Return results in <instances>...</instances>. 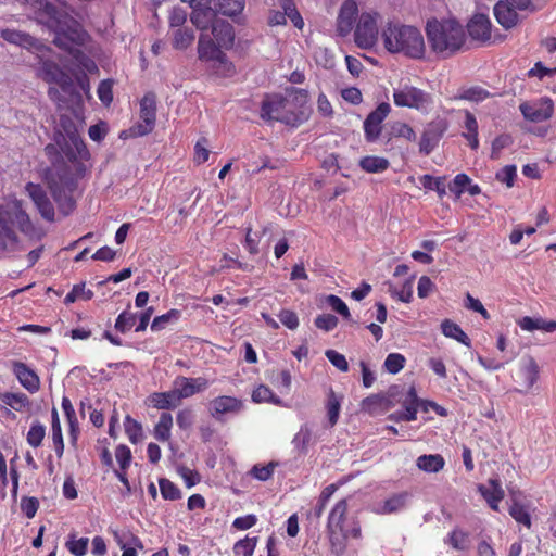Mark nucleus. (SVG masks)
<instances>
[{
  "label": "nucleus",
  "instance_id": "e2e57ef3",
  "mask_svg": "<svg viewBox=\"0 0 556 556\" xmlns=\"http://www.w3.org/2000/svg\"><path fill=\"white\" fill-rule=\"evenodd\" d=\"M136 319L137 316L135 314L124 311L117 316L114 328L117 331L125 333L135 326Z\"/></svg>",
  "mask_w": 556,
  "mask_h": 556
},
{
  "label": "nucleus",
  "instance_id": "f03ea898",
  "mask_svg": "<svg viewBox=\"0 0 556 556\" xmlns=\"http://www.w3.org/2000/svg\"><path fill=\"white\" fill-rule=\"evenodd\" d=\"M381 36L383 46L390 53H400L410 59H421L425 55L424 36L414 26L389 23L382 29Z\"/></svg>",
  "mask_w": 556,
  "mask_h": 556
},
{
  "label": "nucleus",
  "instance_id": "cd10ccee",
  "mask_svg": "<svg viewBox=\"0 0 556 556\" xmlns=\"http://www.w3.org/2000/svg\"><path fill=\"white\" fill-rule=\"evenodd\" d=\"M149 400L154 408L163 410L174 409L181 403L175 388L166 392H154Z\"/></svg>",
  "mask_w": 556,
  "mask_h": 556
},
{
  "label": "nucleus",
  "instance_id": "2eb2a0df",
  "mask_svg": "<svg viewBox=\"0 0 556 556\" xmlns=\"http://www.w3.org/2000/svg\"><path fill=\"white\" fill-rule=\"evenodd\" d=\"M25 190L28 197L34 202L40 216L47 222H53L55 217V211L52 202L47 195V192L39 184L27 182Z\"/></svg>",
  "mask_w": 556,
  "mask_h": 556
},
{
  "label": "nucleus",
  "instance_id": "a19ab883",
  "mask_svg": "<svg viewBox=\"0 0 556 556\" xmlns=\"http://www.w3.org/2000/svg\"><path fill=\"white\" fill-rule=\"evenodd\" d=\"M390 163L386 157L368 155L359 161V166L366 173H382L388 169Z\"/></svg>",
  "mask_w": 556,
  "mask_h": 556
},
{
  "label": "nucleus",
  "instance_id": "c85d7f7f",
  "mask_svg": "<svg viewBox=\"0 0 556 556\" xmlns=\"http://www.w3.org/2000/svg\"><path fill=\"white\" fill-rule=\"evenodd\" d=\"M346 513H348V501L341 500L339 501L333 508L331 509L329 516H328V522H327V529L328 532H334L337 533V530L342 528L345 523H348L350 520H346Z\"/></svg>",
  "mask_w": 556,
  "mask_h": 556
},
{
  "label": "nucleus",
  "instance_id": "774afa93",
  "mask_svg": "<svg viewBox=\"0 0 556 556\" xmlns=\"http://www.w3.org/2000/svg\"><path fill=\"white\" fill-rule=\"evenodd\" d=\"M325 355L327 359L340 371L346 372L349 370V363L343 354L334 350H327Z\"/></svg>",
  "mask_w": 556,
  "mask_h": 556
},
{
  "label": "nucleus",
  "instance_id": "bf43d9fd",
  "mask_svg": "<svg viewBox=\"0 0 556 556\" xmlns=\"http://www.w3.org/2000/svg\"><path fill=\"white\" fill-rule=\"evenodd\" d=\"M445 543L450 544L455 549L465 551L468 548V533L455 529L448 534Z\"/></svg>",
  "mask_w": 556,
  "mask_h": 556
},
{
  "label": "nucleus",
  "instance_id": "e433bc0d",
  "mask_svg": "<svg viewBox=\"0 0 556 556\" xmlns=\"http://www.w3.org/2000/svg\"><path fill=\"white\" fill-rule=\"evenodd\" d=\"M275 5L281 9L285 18H289L294 27L301 29L304 26L303 18L299 13L293 0H276Z\"/></svg>",
  "mask_w": 556,
  "mask_h": 556
},
{
  "label": "nucleus",
  "instance_id": "aec40b11",
  "mask_svg": "<svg viewBox=\"0 0 556 556\" xmlns=\"http://www.w3.org/2000/svg\"><path fill=\"white\" fill-rule=\"evenodd\" d=\"M13 372L20 383L30 393H35L40 388L38 375L22 362L13 363Z\"/></svg>",
  "mask_w": 556,
  "mask_h": 556
},
{
  "label": "nucleus",
  "instance_id": "4468645a",
  "mask_svg": "<svg viewBox=\"0 0 556 556\" xmlns=\"http://www.w3.org/2000/svg\"><path fill=\"white\" fill-rule=\"evenodd\" d=\"M519 110L527 121L542 123L553 116L554 103L549 98H541L533 102L521 103Z\"/></svg>",
  "mask_w": 556,
  "mask_h": 556
},
{
  "label": "nucleus",
  "instance_id": "1a4fd4ad",
  "mask_svg": "<svg viewBox=\"0 0 556 556\" xmlns=\"http://www.w3.org/2000/svg\"><path fill=\"white\" fill-rule=\"evenodd\" d=\"M379 14L376 12H364L359 15L355 27V42L359 48L369 49L374 47L378 40L377 21Z\"/></svg>",
  "mask_w": 556,
  "mask_h": 556
},
{
  "label": "nucleus",
  "instance_id": "37998d69",
  "mask_svg": "<svg viewBox=\"0 0 556 556\" xmlns=\"http://www.w3.org/2000/svg\"><path fill=\"white\" fill-rule=\"evenodd\" d=\"M0 401L16 412H22L29 405L28 396L24 393H0Z\"/></svg>",
  "mask_w": 556,
  "mask_h": 556
},
{
  "label": "nucleus",
  "instance_id": "338daca9",
  "mask_svg": "<svg viewBox=\"0 0 556 556\" xmlns=\"http://www.w3.org/2000/svg\"><path fill=\"white\" fill-rule=\"evenodd\" d=\"M338 317L332 314H320L314 320L315 326L324 331L333 330L338 326Z\"/></svg>",
  "mask_w": 556,
  "mask_h": 556
},
{
  "label": "nucleus",
  "instance_id": "8fccbe9b",
  "mask_svg": "<svg viewBox=\"0 0 556 556\" xmlns=\"http://www.w3.org/2000/svg\"><path fill=\"white\" fill-rule=\"evenodd\" d=\"M252 401L254 403H273L280 404L281 400L266 386L260 384L252 392Z\"/></svg>",
  "mask_w": 556,
  "mask_h": 556
},
{
  "label": "nucleus",
  "instance_id": "412c9836",
  "mask_svg": "<svg viewBox=\"0 0 556 556\" xmlns=\"http://www.w3.org/2000/svg\"><path fill=\"white\" fill-rule=\"evenodd\" d=\"M491 21L484 14H476L467 25L468 34L473 40L486 41L491 38Z\"/></svg>",
  "mask_w": 556,
  "mask_h": 556
},
{
  "label": "nucleus",
  "instance_id": "9b49d317",
  "mask_svg": "<svg viewBox=\"0 0 556 556\" xmlns=\"http://www.w3.org/2000/svg\"><path fill=\"white\" fill-rule=\"evenodd\" d=\"M391 112L387 102H381L364 121V136L367 142H376L382 131V123Z\"/></svg>",
  "mask_w": 556,
  "mask_h": 556
},
{
  "label": "nucleus",
  "instance_id": "473e14b6",
  "mask_svg": "<svg viewBox=\"0 0 556 556\" xmlns=\"http://www.w3.org/2000/svg\"><path fill=\"white\" fill-rule=\"evenodd\" d=\"M216 11L213 8H192L190 20L192 24L201 31L212 26L215 21Z\"/></svg>",
  "mask_w": 556,
  "mask_h": 556
},
{
  "label": "nucleus",
  "instance_id": "a18cd8bd",
  "mask_svg": "<svg viewBox=\"0 0 556 556\" xmlns=\"http://www.w3.org/2000/svg\"><path fill=\"white\" fill-rule=\"evenodd\" d=\"M340 408H341V399L339 396H337L332 390H330L328 397H327V404H326L327 416H328V421H329L330 427H333L338 422L339 415H340Z\"/></svg>",
  "mask_w": 556,
  "mask_h": 556
},
{
  "label": "nucleus",
  "instance_id": "ddd939ff",
  "mask_svg": "<svg viewBox=\"0 0 556 556\" xmlns=\"http://www.w3.org/2000/svg\"><path fill=\"white\" fill-rule=\"evenodd\" d=\"M447 122L443 118H437L428 123L420 138V153L429 155L439 144L444 132L447 130Z\"/></svg>",
  "mask_w": 556,
  "mask_h": 556
},
{
  "label": "nucleus",
  "instance_id": "680f3d73",
  "mask_svg": "<svg viewBox=\"0 0 556 556\" xmlns=\"http://www.w3.org/2000/svg\"><path fill=\"white\" fill-rule=\"evenodd\" d=\"M391 135L393 137L404 138L408 141L416 140V134L412 126L404 122H395L391 126Z\"/></svg>",
  "mask_w": 556,
  "mask_h": 556
},
{
  "label": "nucleus",
  "instance_id": "6ab92c4d",
  "mask_svg": "<svg viewBox=\"0 0 556 556\" xmlns=\"http://www.w3.org/2000/svg\"><path fill=\"white\" fill-rule=\"evenodd\" d=\"M409 498L410 494L406 491L396 493L383 502L376 504L371 510L377 515H390L399 513L406 507Z\"/></svg>",
  "mask_w": 556,
  "mask_h": 556
},
{
  "label": "nucleus",
  "instance_id": "052dcab7",
  "mask_svg": "<svg viewBox=\"0 0 556 556\" xmlns=\"http://www.w3.org/2000/svg\"><path fill=\"white\" fill-rule=\"evenodd\" d=\"M179 317H180V312L178 309H175V308L170 309L167 313L156 316L153 319V321L151 324V330L160 331V330L164 329L168 323L178 320Z\"/></svg>",
  "mask_w": 556,
  "mask_h": 556
},
{
  "label": "nucleus",
  "instance_id": "6e6552de",
  "mask_svg": "<svg viewBox=\"0 0 556 556\" xmlns=\"http://www.w3.org/2000/svg\"><path fill=\"white\" fill-rule=\"evenodd\" d=\"M393 101L399 108H409L428 113L433 104L432 96L409 84L393 89Z\"/></svg>",
  "mask_w": 556,
  "mask_h": 556
},
{
  "label": "nucleus",
  "instance_id": "79ce46f5",
  "mask_svg": "<svg viewBox=\"0 0 556 556\" xmlns=\"http://www.w3.org/2000/svg\"><path fill=\"white\" fill-rule=\"evenodd\" d=\"M244 5V0H216L215 11L222 15L232 17L240 14Z\"/></svg>",
  "mask_w": 556,
  "mask_h": 556
},
{
  "label": "nucleus",
  "instance_id": "0eeeda50",
  "mask_svg": "<svg viewBox=\"0 0 556 556\" xmlns=\"http://www.w3.org/2000/svg\"><path fill=\"white\" fill-rule=\"evenodd\" d=\"M222 48L208 35L201 33L198 41L199 60L207 64L216 74L228 75L232 71V64Z\"/></svg>",
  "mask_w": 556,
  "mask_h": 556
},
{
  "label": "nucleus",
  "instance_id": "3c124183",
  "mask_svg": "<svg viewBox=\"0 0 556 556\" xmlns=\"http://www.w3.org/2000/svg\"><path fill=\"white\" fill-rule=\"evenodd\" d=\"M420 182L425 189L437 191L440 198L446 194V186L442 177L434 178L431 175H424L420 177Z\"/></svg>",
  "mask_w": 556,
  "mask_h": 556
},
{
  "label": "nucleus",
  "instance_id": "49530a36",
  "mask_svg": "<svg viewBox=\"0 0 556 556\" xmlns=\"http://www.w3.org/2000/svg\"><path fill=\"white\" fill-rule=\"evenodd\" d=\"M392 298L397 299L403 303H409L413 298V279L406 280L400 289L392 283L389 285L388 289Z\"/></svg>",
  "mask_w": 556,
  "mask_h": 556
},
{
  "label": "nucleus",
  "instance_id": "4be33fe9",
  "mask_svg": "<svg viewBox=\"0 0 556 556\" xmlns=\"http://www.w3.org/2000/svg\"><path fill=\"white\" fill-rule=\"evenodd\" d=\"M212 35L219 47L229 49L235 42V30L229 22L215 20L212 23Z\"/></svg>",
  "mask_w": 556,
  "mask_h": 556
},
{
  "label": "nucleus",
  "instance_id": "f8f14e48",
  "mask_svg": "<svg viewBox=\"0 0 556 556\" xmlns=\"http://www.w3.org/2000/svg\"><path fill=\"white\" fill-rule=\"evenodd\" d=\"M244 408L243 401L229 395H219L213 399L208 404V410L211 416L217 420L223 421L224 417L236 416L240 414Z\"/></svg>",
  "mask_w": 556,
  "mask_h": 556
},
{
  "label": "nucleus",
  "instance_id": "bb28decb",
  "mask_svg": "<svg viewBox=\"0 0 556 556\" xmlns=\"http://www.w3.org/2000/svg\"><path fill=\"white\" fill-rule=\"evenodd\" d=\"M115 541L123 551L122 556H137V549H143L142 541L130 532L114 533Z\"/></svg>",
  "mask_w": 556,
  "mask_h": 556
},
{
  "label": "nucleus",
  "instance_id": "7ed1b4c3",
  "mask_svg": "<svg viewBox=\"0 0 556 556\" xmlns=\"http://www.w3.org/2000/svg\"><path fill=\"white\" fill-rule=\"evenodd\" d=\"M307 101V91L299 88H291L287 97L281 94H267L261 106V117L265 121H276L286 125L296 126L302 118L293 109V103L303 105Z\"/></svg>",
  "mask_w": 556,
  "mask_h": 556
},
{
  "label": "nucleus",
  "instance_id": "39448f33",
  "mask_svg": "<svg viewBox=\"0 0 556 556\" xmlns=\"http://www.w3.org/2000/svg\"><path fill=\"white\" fill-rule=\"evenodd\" d=\"M426 31L432 50L444 56L457 52L465 43L464 28L455 20L429 21Z\"/></svg>",
  "mask_w": 556,
  "mask_h": 556
},
{
  "label": "nucleus",
  "instance_id": "b1692460",
  "mask_svg": "<svg viewBox=\"0 0 556 556\" xmlns=\"http://www.w3.org/2000/svg\"><path fill=\"white\" fill-rule=\"evenodd\" d=\"M417 406H418V397L416 394V390L412 387L408 391L407 399L404 402V410L395 412L388 416V419L393 420L395 422L405 420V421H414L417 419Z\"/></svg>",
  "mask_w": 556,
  "mask_h": 556
},
{
  "label": "nucleus",
  "instance_id": "20e7f679",
  "mask_svg": "<svg viewBox=\"0 0 556 556\" xmlns=\"http://www.w3.org/2000/svg\"><path fill=\"white\" fill-rule=\"evenodd\" d=\"M45 178L60 211L68 215L75 207L73 193L77 188L78 180L77 176L73 174L72 167L65 162L55 163L46 170Z\"/></svg>",
  "mask_w": 556,
  "mask_h": 556
},
{
  "label": "nucleus",
  "instance_id": "603ef678",
  "mask_svg": "<svg viewBox=\"0 0 556 556\" xmlns=\"http://www.w3.org/2000/svg\"><path fill=\"white\" fill-rule=\"evenodd\" d=\"M160 492L164 500L167 501H176L181 497V491L178 489L176 484L169 481L166 478H161L159 480Z\"/></svg>",
  "mask_w": 556,
  "mask_h": 556
},
{
  "label": "nucleus",
  "instance_id": "dca6fc26",
  "mask_svg": "<svg viewBox=\"0 0 556 556\" xmlns=\"http://www.w3.org/2000/svg\"><path fill=\"white\" fill-rule=\"evenodd\" d=\"M173 386L180 401L193 396L197 393L203 392L208 387L207 379L203 377L187 378L178 376L175 378Z\"/></svg>",
  "mask_w": 556,
  "mask_h": 556
},
{
  "label": "nucleus",
  "instance_id": "58836bf2",
  "mask_svg": "<svg viewBox=\"0 0 556 556\" xmlns=\"http://www.w3.org/2000/svg\"><path fill=\"white\" fill-rule=\"evenodd\" d=\"M173 417L169 413H162L157 424L154 426L153 435L160 442L170 439Z\"/></svg>",
  "mask_w": 556,
  "mask_h": 556
},
{
  "label": "nucleus",
  "instance_id": "c9c22d12",
  "mask_svg": "<svg viewBox=\"0 0 556 556\" xmlns=\"http://www.w3.org/2000/svg\"><path fill=\"white\" fill-rule=\"evenodd\" d=\"M67 132H68L70 140L74 147V150H65L64 148H62V150L66 154L67 159L72 163H76L77 159L88 160L89 151L87 150L86 144L83 142V140L76 134V131H67Z\"/></svg>",
  "mask_w": 556,
  "mask_h": 556
},
{
  "label": "nucleus",
  "instance_id": "ea45409f",
  "mask_svg": "<svg viewBox=\"0 0 556 556\" xmlns=\"http://www.w3.org/2000/svg\"><path fill=\"white\" fill-rule=\"evenodd\" d=\"M441 330L445 337L452 338L466 346L470 345L469 337L462 330V328L456 323L450 319H445L441 324Z\"/></svg>",
  "mask_w": 556,
  "mask_h": 556
},
{
  "label": "nucleus",
  "instance_id": "a878e982",
  "mask_svg": "<svg viewBox=\"0 0 556 556\" xmlns=\"http://www.w3.org/2000/svg\"><path fill=\"white\" fill-rule=\"evenodd\" d=\"M519 375L527 390L533 388L540 377V367L532 356L522 357Z\"/></svg>",
  "mask_w": 556,
  "mask_h": 556
},
{
  "label": "nucleus",
  "instance_id": "5fc2aeb1",
  "mask_svg": "<svg viewBox=\"0 0 556 556\" xmlns=\"http://www.w3.org/2000/svg\"><path fill=\"white\" fill-rule=\"evenodd\" d=\"M277 466L278 463L276 462H270L267 465H254L250 470V475L258 481H267L273 477Z\"/></svg>",
  "mask_w": 556,
  "mask_h": 556
},
{
  "label": "nucleus",
  "instance_id": "423d86ee",
  "mask_svg": "<svg viewBox=\"0 0 556 556\" xmlns=\"http://www.w3.org/2000/svg\"><path fill=\"white\" fill-rule=\"evenodd\" d=\"M13 225H16L26 235H30L34 231L29 215L22 207L20 201H15L7 207L0 206V237L5 241L7 247L17 243V236L12 228Z\"/></svg>",
  "mask_w": 556,
  "mask_h": 556
},
{
  "label": "nucleus",
  "instance_id": "69168bd1",
  "mask_svg": "<svg viewBox=\"0 0 556 556\" xmlns=\"http://www.w3.org/2000/svg\"><path fill=\"white\" fill-rule=\"evenodd\" d=\"M517 177V167L515 165H506L501 168L496 175V180L505 184L508 188L514 186L515 179Z\"/></svg>",
  "mask_w": 556,
  "mask_h": 556
},
{
  "label": "nucleus",
  "instance_id": "4d7b16f0",
  "mask_svg": "<svg viewBox=\"0 0 556 556\" xmlns=\"http://www.w3.org/2000/svg\"><path fill=\"white\" fill-rule=\"evenodd\" d=\"M337 533L340 534L346 541L350 539H361L362 538V528L361 523L357 519H351L348 523L342 526Z\"/></svg>",
  "mask_w": 556,
  "mask_h": 556
},
{
  "label": "nucleus",
  "instance_id": "4c0bfd02",
  "mask_svg": "<svg viewBox=\"0 0 556 556\" xmlns=\"http://www.w3.org/2000/svg\"><path fill=\"white\" fill-rule=\"evenodd\" d=\"M508 511L516 522L525 526L528 529L531 528L532 521L530 516V507L528 505L513 500Z\"/></svg>",
  "mask_w": 556,
  "mask_h": 556
},
{
  "label": "nucleus",
  "instance_id": "72a5a7b5",
  "mask_svg": "<svg viewBox=\"0 0 556 556\" xmlns=\"http://www.w3.org/2000/svg\"><path fill=\"white\" fill-rule=\"evenodd\" d=\"M490 96L491 94L486 89L480 86H471L459 88L452 99L479 103L488 99Z\"/></svg>",
  "mask_w": 556,
  "mask_h": 556
},
{
  "label": "nucleus",
  "instance_id": "5701e85b",
  "mask_svg": "<svg viewBox=\"0 0 556 556\" xmlns=\"http://www.w3.org/2000/svg\"><path fill=\"white\" fill-rule=\"evenodd\" d=\"M1 36L5 41L10 43H14L29 50H40L43 47V45L36 38L24 31L4 29L2 30Z\"/></svg>",
  "mask_w": 556,
  "mask_h": 556
},
{
  "label": "nucleus",
  "instance_id": "0e129e2a",
  "mask_svg": "<svg viewBox=\"0 0 556 556\" xmlns=\"http://www.w3.org/2000/svg\"><path fill=\"white\" fill-rule=\"evenodd\" d=\"M469 182V176L464 173H460L457 174L451 181V184L448 185V189L452 193L459 198L467 190Z\"/></svg>",
  "mask_w": 556,
  "mask_h": 556
},
{
  "label": "nucleus",
  "instance_id": "9d476101",
  "mask_svg": "<svg viewBox=\"0 0 556 556\" xmlns=\"http://www.w3.org/2000/svg\"><path fill=\"white\" fill-rule=\"evenodd\" d=\"M140 122L135 126L134 134L146 136L150 134L156 119V98L153 92H148L140 101Z\"/></svg>",
  "mask_w": 556,
  "mask_h": 556
},
{
  "label": "nucleus",
  "instance_id": "c756f323",
  "mask_svg": "<svg viewBox=\"0 0 556 556\" xmlns=\"http://www.w3.org/2000/svg\"><path fill=\"white\" fill-rule=\"evenodd\" d=\"M313 442V427L309 422L301 425L299 431L293 435L291 444L299 454L306 455L308 446Z\"/></svg>",
  "mask_w": 556,
  "mask_h": 556
},
{
  "label": "nucleus",
  "instance_id": "393cba45",
  "mask_svg": "<svg viewBox=\"0 0 556 556\" xmlns=\"http://www.w3.org/2000/svg\"><path fill=\"white\" fill-rule=\"evenodd\" d=\"M516 10L517 9L508 3L507 0H501L494 5L493 12L498 24L504 28L509 29L518 22V14Z\"/></svg>",
  "mask_w": 556,
  "mask_h": 556
},
{
  "label": "nucleus",
  "instance_id": "2f4dec72",
  "mask_svg": "<svg viewBox=\"0 0 556 556\" xmlns=\"http://www.w3.org/2000/svg\"><path fill=\"white\" fill-rule=\"evenodd\" d=\"M490 485H479V492L483 496V498L486 501L489 506L497 511L498 510V503L504 497V491L501 486V484L496 480H490Z\"/></svg>",
  "mask_w": 556,
  "mask_h": 556
},
{
  "label": "nucleus",
  "instance_id": "f3484780",
  "mask_svg": "<svg viewBox=\"0 0 556 556\" xmlns=\"http://www.w3.org/2000/svg\"><path fill=\"white\" fill-rule=\"evenodd\" d=\"M39 75L47 83L59 85L66 90L72 85L71 77L54 62L42 61L39 68Z\"/></svg>",
  "mask_w": 556,
  "mask_h": 556
},
{
  "label": "nucleus",
  "instance_id": "09e8293b",
  "mask_svg": "<svg viewBox=\"0 0 556 556\" xmlns=\"http://www.w3.org/2000/svg\"><path fill=\"white\" fill-rule=\"evenodd\" d=\"M125 432L132 444H137L143 438L142 426L129 415L124 420Z\"/></svg>",
  "mask_w": 556,
  "mask_h": 556
},
{
  "label": "nucleus",
  "instance_id": "f704fd0d",
  "mask_svg": "<svg viewBox=\"0 0 556 556\" xmlns=\"http://www.w3.org/2000/svg\"><path fill=\"white\" fill-rule=\"evenodd\" d=\"M519 327L525 331L542 330L545 332L556 331L555 320H545L541 317L533 318L526 316L518 321Z\"/></svg>",
  "mask_w": 556,
  "mask_h": 556
},
{
  "label": "nucleus",
  "instance_id": "a211bd4d",
  "mask_svg": "<svg viewBox=\"0 0 556 556\" xmlns=\"http://www.w3.org/2000/svg\"><path fill=\"white\" fill-rule=\"evenodd\" d=\"M358 15V8L354 0H346L339 12L337 20V29L341 36H346L354 27Z\"/></svg>",
  "mask_w": 556,
  "mask_h": 556
},
{
  "label": "nucleus",
  "instance_id": "c03bdc74",
  "mask_svg": "<svg viewBox=\"0 0 556 556\" xmlns=\"http://www.w3.org/2000/svg\"><path fill=\"white\" fill-rule=\"evenodd\" d=\"M194 40V31L192 28H177L174 31L173 47L178 50H185Z\"/></svg>",
  "mask_w": 556,
  "mask_h": 556
},
{
  "label": "nucleus",
  "instance_id": "13d9d810",
  "mask_svg": "<svg viewBox=\"0 0 556 556\" xmlns=\"http://www.w3.org/2000/svg\"><path fill=\"white\" fill-rule=\"evenodd\" d=\"M45 435L46 427L38 421L33 422L27 433V442L30 446L38 447L41 445Z\"/></svg>",
  "mask_w": 556,
  "mask_h": 556
},
{
  "label": "nucleus",
  "instance_id": "de8ad7c7",
  "mask_svg": "<svg viewBox=\"0 0 556 556\" xmlns=\"http://www.w3.org/2000/svg\"><path fill=\"white\" fill-rule=\"evenodd\" d=\"M88 544H89L88 538L76 539V535L71 533L65 543V546L72 555L85 556L87 554Z\"/></svg>",
  "mask_w": 556,
  "mask_h": 556
},
{
  "label": "nucleus",
  "instance_id": "f257e3e1",
  "mask_svg": "<svg viewBox=\"0 0 556 556\" xmlns=\"http://www.w3.org/2000/svg\"><path fill=\"white\" fill-rule=\"evenodd\" d=\"M38 4V20L54 33L53 43L70 52L75 64L85 72H98L96 62L79 48L89 40V34L83 25L70 15L67 8L60 1L35 0Z\"/></svg>",
  "mask_w": 556,
  "mask_h": 556
},
{
  "label": "nucleus",
  "instance_id": "6e6d98bb",
  "mask_svg": "<svg viewBox=\"0 0 556 556\" xmlns=\"http://www.w3.org/2000/svg\"><path fill=\"white\" fill-rule=\"evenodd\" d=\"M406 359L400 353H390L383 363V367L389 374L396 375L405 366Z\"/></svg>",
  "mask_w": 556,
  "mask_h": 556
},
{
  "label": "nucleus",
  "instance_id": "7c9ffc66",
  "mask_svg": "<svg viewBox=\"0 0 556 556\" xmlns=\"http://www.w3.org/2000/svg\"><path fill=\"white\" fill-rule=\"evenodd\" d=\"M416 466L427 473H437L445 466V459L440 454H424L417 457Z\"/></svg>",
  "mask_w": 556,
  "mask_h": 556
},
{
  "label": "nucleus",
  "instance_id": "864d4df0",
  "mask_svg": "<svg viewBox=\"0 0 556 556\" xmlns=\"http://www.w3.org/2000/svg\"><path fill=\"white\" fill-rule=\"evenodd\" d=\"M257 540L258 539L256 536H245L244 539L239 540L233 545V553L237 556H253L254 549L257 544Z\"/></svg>",
  "mask_w": 556,
  "mask_h": 556
}]
</instances>
